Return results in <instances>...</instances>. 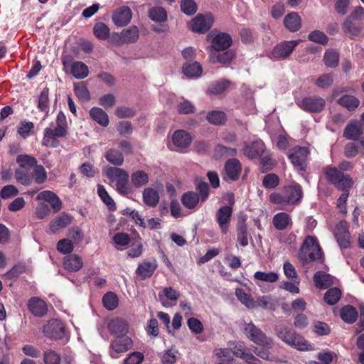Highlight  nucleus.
<instances>
[{
    "label": "nucleus",
    "mask_w": 364,
    "mask_h": 364,
    "mask_svg": "<svg viewBox=\"0 0 364 364\" xmlns=\"http://www.w3.org/2000/svg\"><path fill=\"white\" fill-rule=\"evenodd\" d=\"M18 167L15 171V178L21 184L28 186L33 181V166L37 160L33 156L27 154H21L16 157Z\"/></svg>",
    "instance_id": "obj_1"
},
{
    "label": "nucleus",
    "mask_w": 364,
    "mask_h": 364,
    "mask_svg": "<svg viewBox=\"0 0 364 364\" xmlns=\"http://www.w3.org/2000/svg\"><path fill=\"white\" fill-rule=\"evenodd\" d=\"M276 336L283 343L298 350L311 349L306 340L287 326H281L276 330Z\"/></svg>",
    "instance_id": "obj_2"
},
{
    "label": "nucleus",
    "mask_w": 364,
    "mask_h": 364,
    "mask_svg": "<svg viewBox=\"0 0 364 364\" xmlns=\"http://www.w3.org/2000/svg\"><path fill=\"white\" fill-rule=\"evenodd\" d=\"M299 259L304 262H311L322 258L321 249L315 237L308 235L299 252Z\"/></svg>",
    "instance_id": "obj_3"
},
{
    "label": "nucleus",
    "mask_w": 364,
    "mask_h": 364,
    "mask_svg": "<svg viewBox=\"0 0 364 364\" xmlns=\"http://www.w3.org/2000/svg\"><path fill=\"white\" fill-rule=\"evenodd\" d=\"M105 176L115 183L116 190L121 195L126 196L130 192L128 184L129 173L124 169L117 167H109L105 170Z\"/></svg>",
    "instance_id": "obj_4"
},
{
    "label": "nucleus",
    "mask_w": 364,
    "mask_h": 364,
    "mask_svg": "<svg viewBox=\"0 0 364 364\" xmlns=\"http://www.w3.org/2000/svg\"><path fill=\"white\" fill-rule=\"evenodd\" d=\"M245 336L254 343L259 346L272 348L274 345L273 338L269 337L259 328L252 323H245L243 328Z\"/></svg>",
    "instance_id": "obj_5"
},
{
    "label": "nucleus",
    "mask_w": 364,
    "mask_h": 364,
    "mask_svg": "<svg viewBox=\"0 0 364 364\" xmlns=\"http://www.w3.org/2000/svg\"><path fill=\"white\" fill-rule=\"evenodd\" d=\"M62 63L65 69L66 70L69 69L70 74L76 79H84L89 75L87 65L81 61H73L70 55L63 56Z\"/></svg>",
    "instance_id": "obj_6"
},
{
    "label": "nucleus",
    "mask_w": 364,
    "mask_h": 364,
    "mask_svg": "<svg viewBox=\"0 0 364 364\" xmlns=\"http://www.w3.org/2000/svg\"><path fill=\"white\" fill-rule=\"evenodd\" d=\"M67 134V128L61 125L54 128L47 127L44 130L42 144L46 146L57 147L58 141L57 138L64 137Z\"/></svg>",
    "instance_id": "obj_7"
},
{
    "label": "nucleus",
    "mask_w": 364,
    "mask_h": 364,
    "mask_svg": "<svg viewBox=\"0 0 364 364\" xmlns=\"http://www.w3.org/2000/svg\"><path fill=\"white\" fill-rule=\"evenodd\" d=\"M301 41H284L277 44L270 54V58L276 60L287 58Z\"/></svg>",
    "instance_id": "obj_8"
},
{
    "label": "nucleus",
    "mask_w": 364,
    "mask_h": 364,
    "mask_svg": "<svg viewBox=\"0 0 364 364\" xmlns=\"http://www.w3.org/2000/svg\"><path fill=\"white\" fill-rule=\"evenodd\" d=\"M214 18L211 14H198L189 23L190 29L195 33H205L213 26Z\"/></svg>",
    "instance_id": "obj_9"
},
{
    "label": "nucleus",
    "mask_w": 364,
    "mask_h": 364,
    "mask_svg": "<svg viewBox=\"0 0 364 364\" xmlns=\"http://www.w3.org/2000/svg\"><path fill=\"white\" fill-rule=\"evenodd\" d=\"M298 105L307 112L319 113L325 108L326 100L318 96L306 97L298 102Z\"/></svg>",
    "instance_id": "obj_10"
},
{
    "label": "nucleus",
    "mask_w": 364,
    "mask_h": 364,
    "mask_svg": "<svg viewBox=\"0 0 364 364\" xmlns=\"http://www.w3.org/2000/svg\"><path fill=\"white\" fill-rule=\"evenodd\" d=\"M43 333L48 338L60 339L65 335L64 324L58 319H52L43 326Z\"/></svg>",
    "instance_id": "obj_11"
},
{
    "label": "nucleus",
    "mask_w": 364,
    "mask_h": 364,
    "mask_svg": "<svg viewBox=\"0 0 364 364\" xmlns=\"http://www.w3.org/2000/svg\"><path fill=\"white\" fill-rule=\"evenodd\" d=\"M232 215V208L230 205H224L216 212L215 219L223 234H226L228 231Z\"/></svg>",
    "instance_id": "obj_12"
},
{
    "label": "nucleus",
    "mask_w": 364,
    "mask_h": 364,
    "mask_svg": "<svg viewBox=\"0 0 364 364\" xmlns=\"http://www.w3.org/2000/svg\"><path fill=\"white\" fill-rule=\"evenodd\" d=\"M309 154L307 148L298 146L291 149L289 158L294 166L299 167L301 170H304Z\"/></svg>",
    "instance_id": "obj_13"
},
{
    "label": "nucleus",
    "mask_w": 364,
    "mask_h": 364,
    "mask_svg": "<svg viewBox=\"0 0 364 364\" xmlns=\"http://www.w3.org/2000/svg\"><path fill=\"white\" fill-rule=\"evenodd\" d=\"M132 17V12L130 8L127 6H122L113 12L112 19L117 26L122 27L130 23Z\"/></svg>",
    "instance_id": "obj_14"
},
{
    "label": "nucleus",
    "mask_w": 364,
    "mask_h": 364,
    "mask_svg": "<svg viewBox=\"0 0 364 364\" xmlns=\"http://www.w3.org/2000/svg\"><path fill=\"white\" fill-rule=\"evenodd\" d=\"M232 44L231 36L226 33H220L213 36L211 41V46L207 48L208 49H213L215 52L224 50L228 49Z\"/></svg>",
    "instance_id": "obj_15"
},
{
    "label": "nucleus",
    "mask_w": 364,
    "mask_h": 364,
    "mask_svg": "<svg viewBox=\"0 0 364 364\" xmlns=\"http://www.w3.org/2000/svg\"><path fill=\"white\" fill-rule=\"evenodd\" d=\"M132 346V341L127 336L116 337L110 344L111 352L110 355L116 358L117 353H124L130 349Z\"/></svg>",
    "instance_id": "obj_16"
},
{
    "label": "nucleus",
    "mask_w": 364,
    "mask_h": 364,
    "mask_svg": "<svg viewBox=\"0 0 364 364\" xmlns=\"http://www.w3.org/2000/svg\"><path fill=\"white\" fill-rule=\"evenodd\" d=\"M241 170L240 162L236 159H231L225 163L223 178L226 181H235L239 178Z\"/></svg>",
    "instance_id": "obj_17"
},
{
    "label": "nucleus",
    "mask_w": 364,
    "mask_h": 364,
    "mask_svg": "<svg viewBox=\"0 0 364 364\" xmlns=\"http://www.w3.org/2000/svg\"><path fill=\"white\" fill-rule=\"evenodd\" d=\"M335 237L341 248H346L350 245V234L346 221H341L336 227Z\"/></svg>",
    "instance_id": "obj_18"
},
{
    "label": "nucleus",
    "mask_w": 364,
    "mask_h": 364,
    "mask_svg": "<svg viewBox=\"0 0 364 364\" xmlns=\"http://www.w3.org/2000/svg\"><path fill=\"white\" fill-rule=\"evenodd\" d=\"M158 267L155 259L144 260L139 263L136 270V274L141 279L151 277Z\"/></svg>",
    "instance_id": "obj_19"
},
{
    "label": "nucleus",
    "mask_w": 364,
    "mask_h": 364,
    "mask_svg": "<svg viewBox=\"0 0 364 364\" xmlns=\"http://www.w3.org/2000/svg\"><path fill=\"white\" fill-rule=\"evenodd\" d=\"M28 308L33 316L38 317H43L48 312L46 303L38 297L31 298L28 301Z\"/></svg>",
    "instance_id": "obj_20"
},
{
    "label": "nucleus",
    "mask_w": 364,
    "mask_h": 364,
    "mask_svg": "<svg viewBox=\"0 0 364 364\" xmlns=\"http://www.w3.org/2000/svg\"><path fill=\"white\" fill-rule=\"evenodd\" d=\"M172 141L177 150L182 151L191 145L192 137L184 130H177L172 136Z\"/></svg>",
    "instance_id": "obj_21"
},
{
    "label": "nucleus",
    "mask_w": 364,
    "mask_h": 364,
    "mask_svg": "<svg viewBox=\"0 0 364 364\" xmlns=\"http://www.w3.org/2000/svg\"><path fill=\"white\" fill-rule=\"evenodd\" d=\"M108 330L115 337L124 336L128 332V324L124 319L116 318L109 321Z\"/></svg>",
    "instance_id": "obj_22"
},
{
    "label": "nucleus",
    "mask_w": 364,
    "mask_h": 364,
    "mask_svg": "<svg viewBox=\"0 0 364 364\" xmlns=\"http://www.w3.org/2000/svg\"><path fill=\"white\" fill-rule=\"evenodd\" d=\"M286 203L295 204L302 198L301 187L299 184L287 186L284 189Z\"/></svg>",
    "instance_id": "obj_23"
},
{
    "label": "nucleus",
    "mask_w": 364,
    "mask_h": 364,
    "mask_svg": "<svg viewBox=\"0 0 364 364\" xmlns=\"http://www.w3.org/2000/svg\"><path fill=\"white\" fill-rule=\"evenodd\" d=\"M36 200L48 202L55 212H58L62 208L60 199L55 193L50 191H41L36 196Z\"/></svg>",
    "instance_id": "obj_24"
},
{
    "label": "nucleus",
    "mask_w": 364,
    "mask_h": 364,
    "mask_svg": "<svg viewBox=\"0 0 364 364\" xmlns=\"http://www.w3.org/2000/svg\"><path fill=\"white\" fill-rule=\"evenodd\" d=\"M139 31L136 26H132L122 31L119 35V44H129L137 41Z\"/></svg>",
    "instance_id": "obj_25"
},
{
    "label": "nucleus",
    "mask_w": 364,
    "mask_h": 364,
    "mask_svg": "<svg viewBox=\"0 0 364 364\" xmlns=\"http://www.w3.org/2000/svg\"><path fill=\"white\" fill-rule=\"evenodd\" d=\"M232 353L235 356L244 359L246 364L251 361H260L251 353L248 352V350L245 345L242 342H237L232 348Z\"/></svg>",
    "instance_id": "obj_26"
},
{
    "label": "nucleus",
    "mask_w": 364,
    "mask_h": 364,
    "mask_svg": "<svg viewBox=\"0 0 364 364\" xmlns=\"http://www.w3.org/2000/svg\"><path fill=\"white\" fill-rule=\"evenodd\" d=\"M208 54L209 59L213 63H228L235 57V53L231 50H227L223 53H218L217 52L213 51V49H208Z\"/></svg>",
    "instance_id": "obj_27"
},
{
    "label": "nucleus",
    "mask_w": 364,
    "mask_h": 364,
    "mask_svg": "<svg viewBox=\"0 0 364 364\" xmlns=\"http://www.w3.org/2000/svg\"><path fill=\"white\" fill-rule=\"evenodd\" d=\"M284 24L290 32H296L301 27V18L297 13L291 12L284 17Z\"/></svg>",
    "instance_id": "obj_28"
},
{
    "label": "nucleus",
    "mask_w": 364,
    "mask_h": 364,
    "mask_svg": "<svg viewBox=\"0 0 364 364\" xmlns=\"http://www.w3.org/2000/svg\"><path fill=\"white\" fill-rule=\"evenodd\" d=\"M71 223L72 217L68 214L63 213L51 220L50 229L53 232H55L60 229L66 228Z\"/></svg>",
    "instance_id": "obj_29"
},
{
    "label": "nucleus",
    "mask_w": 364,
    "mask_h": 364,
    "mask_svg": "<svg viewBox=\"0 0 364 364\" xmlns=\"http://www.w3.org/2000/svg\"><path fill=\"white\" fill-rule=\"evenodd\" d=\"M363 131L358 122L350 121L343 131V136L347 139L357 140L362 135Z\"/></svg>",
    "instance_id": "obj_30"
},
{
    "label": "nucleus",
    "mask_w": 364,
    "mask_h": 364,
    "mask_svg": "<svg viewBox=\"0 0 364 364\" xmlns=\"http://www.w3.org/2000/svg\"><path fill=\"white\" fill-rule=\"evenodd\" d=\"M63 265L65 269L70 272H77L82 268L83 262L80 256L72 254L64 258Z\"/></svg>",
    "instance_id": "obj_31"
},
{
    "label": "nucleus",
    "mask_w": 364,
    "mask_h": 364,
    "mask_svg": "<svg viewBox=\"0 0 364 364\" xmlns=\"http://www.w3.org/2000/svg\"><path fill=\"white\" fill-rule=\"evenodd\" d=\"M264 150V144L260 140L255 141L250 144H246L244 149V154L250 159H254Z\"/></svg>",
    "instance_id": "obj_32"
},
{
    "label": "nucleus",
    "mask_w": 364,
    "mask_h": 364,
    "mask_svg": "<svg viewBox=\"0 0 364 364\" xmlns=\"http://www.w3.org/2000/svg\"><path fill=\"white\" fill-rule=\"evenodd\" d=\"M333 278L323 272H317L314 276V281L316 287L326 289L333 284Z\"/></svg>",
    "instance_id": "obj_33"
},
{
    "label": "nucleus",
    "mask_w": 364,
    "mask_h": 364,
    "mask_svg": "<svg viewBox=\"0 0 364 364\" xmlns=\"http://www.w3.org/2000/svg\"><path fill=\"white\" fill-rule=\"evenodd\" d=\"M337 103L348 111H354L358 107L360 100L353 95H344L337 100Z\"/></svg>",
    "instance_id": "obj_34"
},
{
    "label": "nucleus",
    "mask_w": 364,
    "mask_h": 364,
    "mask_svg": "<svg viewBox=\"0 0 364 364\" xmlns=\"http://www.w3.org/2000/svg\"><path fill=\"white\" fill-rule=\"evenodd\" d=\"M273 224L276 229L282 230L291 224L290 216L286 213H279L273 218Z\"/></svg>",
    "instance_id": "obj_35"
},
{
    "label": "nucleus",
    "mask_w": 364,
    "mask_h": 364,
    "mask_svg": "<svg viewBox=\"0 0 364 364\" xmlns=\"http://www.w3.org/2000/svg\"><path fill=\"white\" fill-rule=\"evenodd\" d=\"M200 198L199 195L193 191H188L181 196V203L188 209H193L197 206Z\"/></svg>",
    "instance_id": "obj_36"
},
{
    "label": "nucleus",
    "mask_w": 364,
    "mask_h": 364,
    "mask_svg": "<svg viewBox=\"0 0 364 364\" xmlns=\"http://www.w3.org/2000/svg\"><path fill=\"white\" fill-rule=\"evenodd\" d=\"M91 118L102 127L109 124V117L107 113L101 108L93 107L90 111Z\"/></svg>",
    "instance_id": "obj_37"
},
{
    "label": "nucleus",
    "mask_w": 364,
    "mask_h": 364,
    "mask_svg": "<svg viewBox=\"0 0 364 364\" xmlns=\"http://www.w3.org/2000/svg\"><path fill=\"white\" fill-rule=\"evenodd\" d=\"M343 32L350 36H358L362 29V27L355 23V21L347 17L342 23Z\"/></svg>",
    "instance_id": "obj_38"
},
{
    "label": "nucleus",
    "mask_w": 364,
    "mask_h": 364,
    "mask_svg": "<svg viewBox=\"0 0 364 364\" xmlns=\"http://www.w3.org/2000/svg\"><path fill=\"white\" fill-rule=\"evenodd\" d=\"M149 17L155 22H165L167 20V13L161 6H154L148 11Z\"/></svg>",
    "instance_id": "obj_39"
},
{
    "label": "nucleus",
    "mask_w": 364,
    "mask_h": 364,
    "mask_svg": "<svg viewBox=\"0 0 364 364\" xmlns=\"http://www.w3.org/2000/svg\"><path fill=\"white\" fill-rule=\"evenodd\" d=\"M143 200L147 205L155 207L159 201V196L154 188H147L143 192Z\"/></svg>",
    "instance_id": "obj_40"
},
{
    "label": "nucleus",
    "mask_w": 364,
    "mask_h": 364,
    "mask_svg": "<svg viewBox=\"0 0 364 364\" xmlns=\"http://www.w3.org/2000/svg\"><path fill=\"white\" fill-rule=\"evenodd\" d=\"M131 180L134 186L140 188L148 183L149 176L145 171L138 170L132 173Z\"/></svg>",
    "instance_id": "obj_41"
},
{
    "label": "nucleus",
    "mask_w": 364,
    "mask_h": 364,
    "mask_svg": "<svg viewBox=\"0 0 364 364\" xmlns=\"http://www.w3.org/2000/svg\"><path fill=\"white\" fill-rule=\"evenodd\" d=\"M105 157L108 162L114 166H121L124 163L123 153L114 149H109Z\"/></svg>",
    "instance_id": "obj_42"
},
{
    "label": "nucleus",
    "mask_w": 364,
    "mask_h": 364,
    "mask_svg": "<svg viewBox=\"0 0 364 364\" xmlns=\"http://www.w3.org/2000/svg\"><path fill=\"white\" fill-rule=\"evenodd\" d=\"M230 85V81L228 80H221L211 83L207 92L213 95H219L223 93Z\"/></svg>",
    "instance_id": "obj_43"
},
{
    "label": "nucleus",
    "mask_w": 364,
    "mask_h": 364,
    "mask_svg": "<svg viewBox=\"0 0 364 364\" xmlns=\"http://www.w3.org/2000/svg\"><path fill=\"white\" fill-rule=\"evenodd\" d=\"M341 317L346 323L355 322L358 317L356 309L352 306H346L341 311Z\"/></svg>",
    "instance_id": "obj_44"
},
{
    "label": "nucleus",
    "mask_w": 364,
    "mask_h": 364,
    "mask_svg": "<svg viewBox=\"0 0 364 364\" xmlns=\"http://www.w3.org/2000/svg\"><path fill=\"white\" fill-rule=\"evenodd\" d=\"M325 65L328 68H336L338 65L339 54L333 49H328L323 56Z\"/></svg>",
    "instance_id": "obj_45"
},
{
    "label": "nucleus",
    "mask_w": 364,
    "mask_h": 364,
    "mask_svg": "<svg viewBox=\"0 0 364 364\" xmlns=\"http://www.w3.org/2000/svg\"><path fill=\"white\" fill-rule=\"evenodd\" d=\"M183 73L188 77H199L202 73V67L199 63L195 61L183 65Z\"/></svg>",
    "instance_id": "obj_46"
},
{
    "label": "nucleus",
    "mask_w": 364,
    "mask_h": 364,
    "mask_svg": "<svg viewBox=\"0 0 364 364\" xmlns=\"http://www.w3.org/2000/svg\"><path fill=\"white\" fill-rule=\"evenodd\" d=\"M232 350L229 348H216L213 351V356L223 363H230L233 360Z\"/></svg>",
    "instance_id": "obj_47"
},
{
    "label": "nucleus",
    "mask_w": 364,
    "mask_h": 364,
    "mask_svg": "<svg viewBox=\"0 0 364 364\" xmlns=\"http://www.w3.org/2000/svg\"><path fill=\"white\" fill-rule=\"evenodd\" d=\"M93 33L98 39L106 40L109 36V28L105 23L98 22L93 27Z\"/></svg>",
    "instance_id": "obj_48"
},
{
    "label": "nucleus",
    "mask_w": 364,
    "mask_h": 364,
    "mask_svg": "<svg viewBox=\"0 0 364 364\" xmlns=\"http://www.w3.org/2000/svg\"><path fill=\"white\" fill-rule=\"evenodd\" d=\"M341 296V291L337 287L329 289L324 295V300L328 305L336 304Z\"/></svg>",
    "instance_id": "obj_49"
},
{
    "label": "nucleus",
    "mask_w": 364,
    "mask_h": 364,
    "mask_svg": "<svg viewBox=\"0 0 364 364\" xmlns=\"http://www.w3.org/2000/svg\"><path fill=\"white\" fill-rule=\"evenodd\" d=\"M33 180H34L37 184H41L47 180L46 169L42 165L38 164V162L36 164V166H33Z\"/></svg>",
    "instance_id": "obj_50"
},
{
    "label": "nucleus",
    "mask_w": 364,
    "mask_h": 364,
    "mask_svg": "<svg viewBox=\"0 0 364 364\" xmlns=\"http://www.w3.org/2000/svg\"><path fill=\"white\" fill-rule=\"evenodd\" d=\"M74 92L77 97L81 100L87 102L90 100V92L82 82L74 84Z\"/></svg>",
    "instance_id": "obj_51"
},
{
    "label": "nucleus",
    "mask_w": 364,
    "mask_h": 364,
    "mask_svg": "<svg viewBox=\"0 0 364 364\" xmlns=\"http://www.w3.org/2000/svg\"><path fill=\"white\" fill-rule=\"evenodd\" d=\"M235 294L237 299L247 307L251 309L257 308L255 302L250 298V296L248 294H247L242 289H236Z\"/></svg>",
    "instance_id": "obj_52"
},
{
    "label": "nucleus",
    "mask_w": 364,
    "mask_h": 364,
    "mask_svg": "<svg viewBox=\"0 0 364 364\" xmlns=\"http://www.w3.org/2000/svg\"><path fill=\"white\" fill-rule=\"evenodd\" d=\"M278 274L275 272H256L254 274V279L265 282L274 283L278 280Z\"/></svg>",
    "instance_id": "obj_53"
},
{
    "label": "nucleus",
    "mask_w": 364,
    "mask_h": 364,
    "mask_svg": "<svg viewBox=\"0 0 364 364\" xmlns=\"http://www.w3.org/2000/svg\"><path fill=\"white\" fill-rule=\"evenodd\" d=\"M206 118L210 124L220 125L225 122L226 115L221 111H212L208 114Z\"/></svg>",
    "instance_id": "obj_54"
},
{
    "label": "nucleus",
    "mask_w": 364,
    "mask_h": 364,
    "mask_svg": "<svg viewBox=\"0 0 364 364\" xmlns=\"http://www.w3.org/2000/svg\"><path fill=\"white\" fill-rule=\"evenodd\" d=\"M334 80V76L331 73H325L318 77V78L316 80L315 85L323 89L330 87Z\"/></svg>",
    "instance_id": "obj_55"
},
{
    "label": "nucleus",
    "mask_w": 364,
    "mask_h": 364,
    "mask_svg": "<svg viewBox=\"0 0 364 364\" xmlns=\"http://www.w3.org/2000/svg\"><path fill=\"white\" fill-rule=\"evenodd\" d=\"M353 181L349 175H343V176L335 183V186L339 190L346 193H348L349 190L352 188Z\"/></svg>",
    "instance_id": "obj_56"
},
{
    "label": "nucleus",
    "mask_w": 364,
    "mask_h": 364,
    "mask_svg": "<svg viewBox=\"0 0 364 364\" xmlns=\"http://www.w3.org/2000/svg\"><path fill=\"white\" fill-rule=\"evenodd\" d=\"M102 302L107 309L113 310L117 308L118 305V299L113 292H108L104 295Z\"/></svg>",
    "instance_id": "obj_57"
},
{
    "label": "nucleus",
    "mask_w": 364,
    "mask_h": 364,
    "mask_svg": "<svg viewBox=\"0 0 364 364\" xmlns=\"http://www.w3.org/2000/svg\"><path fill=\"white\" fill-rule=\"evenodd\" d=\"M181 9L185 14L191 16L197 11L198 6L194 0H181Z\"/></svg>",
    "instance_id": "obj_58"
},
{
    "label": "nucleus",
    "mask_w": 364,
    "mask_h": 364,
    "mask_svg": "<svg viewBox=\"0 0 364 364\" xmlns=\"http://www.w3.org/2000/svg\"><path fill=\"white\" fill-rule=\"evenodd\" d=\"M97 193L102 201L109 206V209L115 208V203L113 199L109 196L102 185L97 186Z\"/></svg>",
    "instance_id": "obj_59"
},
{
    "label": "nucleus",
    "mask_w": 364,
    "mask_h": 364,
    "mask_svg": "<svg viewBox=\"0 0 364 364\" xmlns=\"http://www.w3.org/2000/svg\"><path fill=\"white\" fill-rule=\"evenodd\" d=\"M57 250L64 255L70 253L73 249V243L69 239L60 240L56 245Z\"/></svg>",
    "instance_id": "obj_60"
},
{
    "label": "nucleus",
    "mask_w": 364,
    "mask_h": 364,
    "mask_svg": "<svg viewBox=\"0 0 364 364\" xmlns=\"http://www.w3.org/2000/svg\"><path fill=\"white\" fill-rule=\"evenodd\" d=\"M325 174L328 180L335 185V183L344 175L336 168L328 166L326 168Z\"/></svg>",
    "instance_id": "obj_61"
},
{
    "label": "nucleus",
    "mask_w": 364,
    "mask_h": 364,
    "mask_svg": "<svg viewBox=\"0 0 364 364\" xmlns=\"http://www.w3.org/2000/svg\"><path fill=\"white\" fill-rule=\"evenodd\" d=\"M38 107L43 112H48L49 109L48 88H44L39 97Z\"/></svg>",
    "instance_id": "obj_62"
},
{
    "label": "nucleus",
    "mask_w": 364,
    "mask_h": 364,
    "mask_svg": "<svg viewBox=\"0 0 364 364\" xmlns=\"http://www.w3.org/2000/svg\"><path fill=\"white\" fill-rule=\"evenodd\" d=\"M308 38L313 42L320 43L322 45H326L328 43V38L327 36L323 33L318 30H315L312 32H311Z\"/></svg>",
    "instance_id": "obj_63"
},
{
    "label": "nucleus",
    "mask_w": 364,
    "mask_h": 364,
    "mask_svg": "<svg viewBox=\"0 0 364 364\" xmlns=\"http://www.w3.org/2000/svg\"><path fill=\"white\" fill-rule=\"evenodd\" d=\"M45 364H60V355L52 350H48L43 354Z\"/></svg>",
    "instance_id": "obj_64"
}]
</instances>
